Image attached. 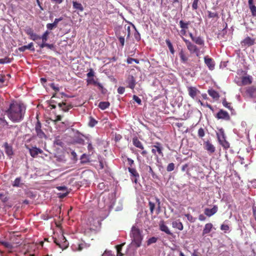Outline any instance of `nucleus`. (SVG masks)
<instances>
[{
    "instance_id": "nucleus-44",
    "label": "nucleus",
    "mask_w": 256,
    "mask_h": 256,
    "mask_svg": "<svg viewBox=\"0 0 256 256\" xmlns=\"http://www.w3.org/2000/svg\"><path fill=\"white\" fill-rule=\"evenodd\" d=\"M249 8L252 12V16H256V6L254 5L252 6L249 7Z\"/></svg>"
},
{
    "instance_id": "nucleus-18",
    "label": "nucleus",
    "mask_w": 256,
    "mask_h": 256,
    "mask_svg": "<svg viewBox=\"0 0 256 256\" xmlns=\"http://www.w3.org/2000/svg\"><path fill=\"white\" fill-rule=\"evenodd\" d=\"M132 144L136 148L143 150L144 146L140 141L139 140L136 136H134L132 138Z\"/></svg>"
},
{
    "instance_id": "nucleus-3",
    "label": "nucleus",
    "mask_w": 256,
    "mask_h": 256,
    "mask_svg": "<svg viewBox=\"0 0 256 256\" xmlns=\"http://www.w3.org/2000/svg\"><path fill=\"white\" fill-rule=\"evenodd\" d=\"M217 137L220 144L224 148H230V144L226 139V136L223 129H219L216 132Z\"/></svg>"
},
{
    "instance_id": "nucleus-26",
    "label": "nucleus",
    "mask_w": 256,
    "mask_h": 256,
    "mask_svg": "<svg viewBox=\"0 0 256 256\" xmlns=\"http://www.w3.org/2000/svg\"><path fill=\"white\" fill-rule=\"evenodd\" d=\"M208 94L210 96H212L214 99L217 100L220 97L218 93L216 91L212 89L208 90Z\"/></svg>"
},
{
    "instance_id": "nucleus-42",
    "label": "nucleus",
    "mask_w": 256,
    "mask_h": 256,
    "mask_svg": "<svg viewBox=\"0 0 256 256\" xmlns=\"http://www.w3.org/2000/svg\"><path fill=\"white\" fill-rule=\"evenodd\" d=\"M157 241V238L155 237H152L149 238L147 241V244L150 245L152 244L156 243Z\"/></svg>"
},
{
    "instance_id": "nucleus-53",
    "label": "nucleus",
    "mask_w": 256,
    "mask_h": 256,
    "mask_svg": "<svg viewBox=\"0 0 256 256\" xmlns=\"http://www.w3.org/2000/svg\"><path fill=\"white\" fill-rule=\"evenodd\" d=\"M229 229H230V227L227 224H222L220 226V230H222L224 231L225 232H226Z\"/></svg>"
},
{
    "instance_id": "nucleus-13",
    "label": "nucleus",
    "mask_w": 256,
    "mask_h": 256,
    "mask_svg": "<svg viewBox=\"0 0 256 256\" xmlns=\"http://www.w3.org/2000/svg\"><path fill=\"white\" fill-rule=\"evenodd\" d=\"M246 93L250 97L252 98H256V86H252L248 87L246 90Z\"/></svg>"
},
{
    "instance_id": "nucleus-61",
    "label": "nucleus",
    "mask_w": 256,
    "mask_h": 256,
    "mask_svg": "<svg viewBox=\"0 0 256 256\" xmlns=\"http://www.w3.org/2000/svg\"><path fill=\"white\" fill-rule=\"evenodd\" d=\"M56 26L52 23V24H46V28L49 30H52L54 28H56Z\"/></svg>"
},
{
    "instance_id": "nucleus-21",
    "label": "nucleus",
    "mask_w": 256,
    "mask_h": 256,
    "mask_svg": "<svg viewBox=\"0 0 256 256\" xmlns=\"http://www.w3.org/2000/svg\"><path fill=\"white\" fill-rule=\"evenodd\" d=\"M4 147L5 148L6 153L8 156H11L13 155L14 152L12 146H10L8 142H5L4 144Z\"/></svg>"
},
{
    "instance_id": "nucleus-7",
    "label": "nucleus",
    "mask_w": 256,
    "mask_h": 256,
    "mask_svg": "<svg viewBox=\"0 0 256 256\" xmlns=\"http://www.w3.org/2000/svg\"><path fill=\"white\" fill-rule=\"evenodd\" d=\"M188 50L191 54H194L197 56H200V50L197 46L191 42L186 46Z\"/></svg>"
},
{
    "instance_id": "nucleus-10",
    "label": "nucleus",
    "mask_w": 256,
    "mask_h": 256,
    "mask_svg": "<svg viewBox=\"0 0 256 256\" xmlns=\"http://www.w3.org/2000/svg\"><path fill=\"white\" fill-rule=\"evenodd\" d=\"M218 210L217 206H214L212 208H206L204 210V214L210 217L215 214Z\"/></svg>"
},
{
    "instance_id": "nucleus-22",
    "label": "nucleus",
    "mask_w": 256,
    "mask_h": 256,
    "mask_svg": "<svg viewBox=\"0 0 256 256\" xmlns=\"http://www.w3.org/2000/svg\"><path fill=\"white\" fill-rule=\"evenodd\" d=\"M160 229L161 231L166 232L168 234L171 236L172 235V233L170 232L168 228L164 223V222H162L160 224Z\"/></svg>"
},
{
    "instance_id": "nucleus-39",
    "label": "nucleus",
    "mask_w": 256,
    "mask_h": 256,
    "mask_svg": "<svg viewBox=\"0 0 256 256\" xmlns=\"http://www.w3.org/2000/svg\"><path fill=\"white\" fill-rule=\"evenodd\" d=\"M0 242L2 246H4L6 248H8V249H12V244L8 242Z\"/></svg>"
},
{
    "instance_id": "nucleus-43",
    "label": "nucleus",
    "mask_w": 256,
    "mask_h": 256,
    "mask_svg": "<svg viewBox=\"0 0 256 256\" xmlns=\"http://www.w3.org/2000/svg\"><path fill=\"white\" fill-rule=\"evenodd\" d=\"M97 86H98L99 90H100L102 94H106L107 90L105 88H104V86H102V84L99 82V84H98Z\"/></svg>"
},
{
    "instance_id": "nucleus-4",
    "label": "nucleus",
    "mask_w": 256,
    "mask_h": 256,
    "mask_svg": "<svg viewBox=\"0 0 256 256\" xmlns=\"http://www.w3.org/2000/svg\"><path fill=\"white\" fill-rule=\"evenodd\" d=\"M151 148L152 152L154 156H158L156 153L160 156H164L162 152L163 148L162 144L160 142H156L154 144L151 146Z\"/></svg>"
},
{
    "instance_id": "nucleus-51",
    "label": "nucleus",
    "mask_w": 256,
    "mask_h": 256,
    "mask_svg": "<svg viewBox=\"0 0 256 256\" xmlns=\"http://www.w3.org/2000/svg\"><path fill=\"white\" fill-rule=\"evenodd\" d=\"M26 32L28 34L30 37L34 33V30L30 28H28L25 30Z\"/></svg>"
},
{
    "instance_id": "nucleus-57",
    "label": "nucleus",
    "mask_w": 256,
    "mask_h": 256,
    "mask_svg": "<svg viewBox=\"0 0 256 256\" xmlns=\"http://www.w3.org/2000/svg\"><path fill=\"white\" fill-rule=\"evenodd\" d=\"M93 147L91 143H88V150L89 154L91 153L90 154H93Z\"/></svg>"
},
{
    "instance_id": "nucleus-32",
    "label": "nucleus",
    "mask_w": 256,
    "mask_h": 256,
    "mask_svg": "<svg viewBox=\"0 0 256 256\" xmlns=\"http://www.w3.org/2000/svg\"><path fill=\"white\" fill-rule=\"evenodd\" d=\"M166 42L170 52L172 54H174V50L172 44V42H170V40L169 39H166Z\"/></svg>"
},
{
    "instance_id": "nucleus-49",
    "label": "nucleus",
    "mask_w": 256,
    "mask_h": 256,
    "mask_svg": "<svg viewBox=\"0 0 256 256\" xmlns=\"http://www.w3.org/2000/svg\"><path fill=\"white\" fill-rule=\"evenodd\" d=\"M11 62V60L8 57H6L4 58L0 59V64H4L6 63H10Z\"/></svg>"
},
{
    "instance_id": "nucleus-40",
    "label": "nucleus",
    "mask_w": 256,
    "mask_h": 256,
    "mask_svg": "<svg viewBox=\"0 0 256 256\" xmlns=\"http://www.w3.org/2000/svg\"><path fill=\"white\" fill-rule=\"evenodd\" d=\"M188 165L187 164L183 165L182 168V172H186V174L188 175V176H190V174L189 172V169L188 168Z\"/></svg>"
},
{
    "instance_id": "nucleus-60",
    "label": "nucleus",
    "mask_w": 256,
    "mask_h": 256,
    "mask_svg": "<svg viewBox=\"0 0 256 256\" xmlns=\"http://www.w3.org/2000/svg\"><path fill=\"white\" fill-rule=\"evenodd\" d=\"M62 20H63V18L62 17H60V18H55V20H54V22L52 24L56 26V27L57 25H58V24L60 22L62 21Z\"/></svg>"
},
{
    "instance_id": "nucleus-2",
    "label": "nucleus",
    "mask_w": 256,
    "mask_h": 256,
    "mask_svg": "<svg viewBox=\"0 0 256 256\" xmlns=\"http://www.w3.org/2000/svg\"><path fill=\"white\" fill-rule=\"evenodd\" d=\"M130 237L132 238V245L135 246L136 248H139L141 246L143 239L142 230L136 224L132 226L130 232Z\"/></svg>"
},
{
    "instance_id": "nucleus-54",
    "label": "nucleus",
    "mask_w": 256,
    "mask_h": 256,
    "mask_svg": "<svg viewBox=\"0 0 256 256\" xmlns=\"http://www.w3.org/2000/svg\"><path fill=\"white\" fill-rule=\"evenodd\" d=\"M133 100L138 104H142V100L140 98H139L138 96L136 95H134L132 97Z\"/></svg>"
},
{
    "instance_id": "nucleus-5",
    "label": "nucleus",
    "mask_w": 256,
    "mask_h": 256,
    "mask_svg": "<svg viewBox=\"0 0 256 256\" xmlns=\"http://www.w3.org/2000/svg\"><path fill=\"white\" fill-rule=\"evenodd\" d=\"M54 242L62 250L66 249L68 246V242L66 240V238L62 235L60 237V240L55 238L54 240Z\"/></svg>"
},
{
    "instance_id": "nucleus-48",
    "label": "nucleus",
    "mask_w": 256,
    "mask_h": 256,
    "mask_svg": "<svg viewBox=\"0 0 256 256\" xmlns=\"http://www.w3.org/2000/svg\"><path fill=\"white\" fill-rule=\"evenodd\" d=\"M97 122H98L94 118H91L89 122L88 126L90 127H94L97 124Z\"/></svg>"
},
{
    "instance_id": "nucleus-41",
    "label": "nucleus",
    "mask_w": 256,
    "mask_h": 256,
    "mask_svg": "<svg viewBox=\"0 0 256 256\" xmlns=\"http://www.w3.org/2000/svg\"><path fill=\"white\" fill-rule=\"evenodd\" d=\"M185 216L187 218L188 220L190 222H194L196 221V218H194L189 214H185Z\"/></svg>"
},
{
    "instance_id": "nucleus-1",
    "label": "nucleus",
    "mask_w": 256,
    "mask_h": 256,
    "mask_svg": "<svg viewBox=\"0 0 256 256\" xmlns=\"http://www.w3.org/2000/svg\"><path fill=\"white\" fill-rule=\"evenodd\" d=\"M26 108L22 104L17 102L10 104L6 114L14 122H19L23 119Z\"/></svg>"
},
{
    "instance_id": "nucleus-8",
    "label": "nucleus",
    "mask_w": 256,
    "mask_h": 256,
    "mask_svg": "<svg viewBox=\"0 0 256 256\" xmlns=\"http://www.w3.org/2000/svg\"><path fill=\"white\" fill-rule=\"evenodd\" d=\"M128 170L130 172L131 176V178L132 180L136 184L138 178H139L140 176L138 173L137 172L135 168H128Z\"/></svg>"
},
{
    "instance_id": "nucleus-59",
    "label": "nucleus",
    "mask_w": 256,
    "mask_h": 256,
    "mask_svg": "<svg viewBox=\"0 0 256 256\" xmlns=\"http://www.w3.org/2000/svg\"><path fill=\"white\" fill-rule=\"evenodd\" d=\"M125 92V88L123 86H120L118 88V92L119 94H123Z\"/></svg>"
},
{
    "instance_id": "nucleus-31",
    "label": "nucleus",
    "mask_w": 256,
    "mask_h": 256,
    "mask_svg": "<svg viewBox=\"0 0 256 256\" xmlns=\"http://www.w3.org/2000/svg\"><path fill=\"white\" fill-rule=\"evenodd\" d=\"M110 102H101L98 104V107L102 110H104L110 106Z\"/></svg>"
},
{
    "instance_id": "nucleus-46",
    "label": "nucleus",
    "mask_w": 256,
    "mask_h": 256,
    "mask_svg": "<svg viewBox=\"0 0 256 256\" xmlns=\"http://www.w3.org/2000/svg\"><path fill=\"white\" fill-rule=\"evenodd\" d=\"M218 15L216 12H212L208 11V17L210 18H218Z\"/></svg>"
},
{
    "instance_id": "nucleus-47",
    "label": "nucleus",
    "mask_w": 256,
    "mask_h": 256,
    "mask_svg": "<svg viewBox=\"0 0 256 256\" xmlns=\"http://www.w3.org/2000/svg\"><path fill=\"white\" fill-rule=\"evenodd\" d=\"M117 38H118L121 44L122 47H123L124 44V38L122 36H117Z\"/></svg>"
},
{
    "instance_id": "nucleus-14",
    "label": "nucleus",
    "mask_w": 256,
    "mask_h": 256,
    "mask_svg": "<svg viewBox=\"0 0 256 256\" xmlns=\"http://www.w3.org/2000/svg\"><path fill=\"white\" fill-rule=\"evenodd\" d=\"M204 62L210 70H213L214 68V64L212 58L205 56L204 58Z\"/></svg>"
},
{
    "instance_id": "nucleus-38",
    "label": "nucleus",
    "mask_w": 256,
    "mask_h": 256,
    "mask_svg": "<svg viewBox=\"0 0 256 256\" xmlns=\"http://www.w3.org/2000/svg\"><path fill=\"white\" fill-rule=\"evenodd\" d=\"M222 104L224 107L230 110H234L230 106V103L228 102L225 98L223 100Z\"/></svg>"
},
{
    "instance_id": "nucleus-6",
    "label": "nucleus",
    "mask_w": 256,
    "mask_h": 256,
    "mask_svg": "<svg viewBox=\"0 0 256 256\" xmlns=\"http://www.w3.org/2000/svg\"><path fill=\"white\" fill-rule=\"evenodd\" d=\"M254 43L255 39L248 36L241 42L240 44L242 46L249 47L254 45Z\"/></svg>"
},
{
    "instance_id": "nucleus-55",
    "label": "nucleus",
    "mask_w": 256,
    "mask_h": 256,
    "mask_svg": "<svg viewBox=\"0 0 256 256\" xmlns=\"http://www.w3.org/2000/svg\"><path fill=\"white\" fill-rule=\"evenodd\" d=\"M199 0H194L192 4V8L193 10H196L198 8V4Z\"/></svg>"
},
{
    "instance_id": "nucleus-16",
    "label": "nucleus",
    "mask_w": 256,
    "mask_h": 256,
    "mask_svg": "<svg viewBox=\"0 0 256 256\" xmlns=\"http://www.w3.org/2000/svg\"><path fill=\"white\" fill-rule=\"evenodd\" d=\"M126 82L128 84V86L131 89H134L136 86V80L132 76L130 75L127 79Z\"/></svg>"
},
{
    "instance_id": "nucleus-30",
    "label": "nucleus",
    "mask_w": 256,
    "mask_h": 256,
    "mask_svg": "<svg viewBox=\"0 0 256 256\" xmlns=\"http://www.w3.org/2000/svg\"><path fill=\"white\" fill-rule=\"evenodd\" d=\"M49 34L50 32L48 30H46L42 35L40 36V40H42V42L41 44H44L46 42Z\"/></svg>"
},
{
    "instance_id": "nucleus-56",
    "label": "nucleus",
    "mask_w": 256,
    "mask_h": 256,
    "mask_svg": "<svg viewBox=\"0 0 256 256\" xmlns=\"http://www.w3.org/2000/svg\"><path fill=\"white\" fill-rule=\"evenodd\" d=\"M87 82H88V84H92V83L94 85H96V86L98 85V84H99L98 82L97 81H96L95 80H94V79L93 78L88 79L87 80Z\"/></svg>"
},
{
    "instance_id": "nucleus-19",
    "label": "nucleus",
    "mask_w": 256,
    "mask_h": 256,
    "mask_svg": "<svg viewBox=\"0 0 256 256\" xmlns=\"http://www.w3.org/2000/svg\"><path fill=\"white\" fill-rule=\"evenodd\" d=\"M212 228L213 225L212 223H208L206 224L202 230V236H204L206 234H209L211 232Z\"/></svg>"
},
{
    "instance_id": "nucleus-52",
    "label": "nucleus",
    "mask_w": 256,
    "mask_h": 256,
    "mask_svg": "<svg viewBox=\"0 0 256 256\" xmlns=\"http://www.w3.org/2000/svg\"><path fill=\"white\" fill-rule=\"evenodd\" d=\"M68 194V192L66 190L64 192H60L58 194V197L60 198H63L67 196Z\"/></svg>"
},
{
    "instance_id": "nucleus-45",
    "label": "nucleus",
    "mask_w": 256,
    "mask_h": 256,
    "mask_svg": "<svg viewBox=\"0 0 256 256\" xmlns=\"http://www.w3.org/2000/svg\"><path fill=\"white\" fill-rule=\"evenodd\" d=\"M174 168V164L172 162L168 164L166 168V170L168 172H172Z\"/></svg>"
},
{
    "instance_id": "nucleus-33",
    "label": "nucleus",
    "mask_w": 256,
    "mask_h": 256,
    "mask_svg": "<svg viewBox=\"0 0 256 256\" xmlns=\"http://www.w3.org/2000/svg\"><path fill=\"white\" fill-rule=\"evenodd\" d=\"M38 136L41 138H46L45 134L42 131V129H36Z\"/></svg>"
},
{
    "instance_id": "nucleus-24",
    "label": "nucleus",
    "mask_w": 256,
    "mask_h": 256,
    "mask_svg": "<svg viewBox=\"0 0 256 256\" xmlns=\"http://www.w3.org/2000/svg\"><path fill=\"white\" fill-rule=\"evenodd\" d=\"M252 82V77L250 76H242V85H247Z\"/></svg>"
},
{
    "instance_id": "nucleus-58",
    "label": "nucleus",
    "mask_w": 256,
    "mask_h": 256,
    "mask_svg": "<svg viewBox=\"0 0 256 256\" xmlns=\"http://www.w3.org/2000/svg\"><path fill=\"white\" fill-rule=\"evenodd\" d=\"M50 86L52 90H54L56 92H58L60 90L58 86H56L54 83L50 84Z\"/></svg>"
},
{
    "instance_id": "nucleus-64",
    "label": "nucleus",
    "mask_w": 256,
    "mask_h": 256,
    "mask_svg": "<svg viewBox=\"0 0 256 256\" xmlns=\"http://www.w3.org/2000/svg\"><path fill=\"white\" fill-rule=\"evenodd\" d=\"M102 256H114V255L112 254L111 252L106 250Z\"/></svg>"
},
{
    "instance_id": "nucleus-12",
    "label": "nucleus",
    "mask_w": 256,
    "mask_h": 256,
    "mask_svg": "<svg viewBox=\"0 0 256 256\" xmlns=\"http://www.w3.org/2000/svg\"><path fill=\"white\" fill-rule=\"evenodd\" d=\"M218 119L228 120L230 118L228 114L225 110H220L216 114V116Z\"/></svg>"
},
{
    "instance_id": "nucleus-25",
    "label": "nucleus",
    "mask_w": 256,
    "mask_h": 256,
    "mask_svg": "<svg viewBox=\"0 0 256 256\" xmlns=\"http://www.w3.org/2000/svg\"><path fill=\"white\" fill-rule=\"evenodd\" d=\"M178 56L180 58V60L182 63H186L188 60V58L184 54V51L181 50L178 53Z\"/></svg>"
},
{
    "instance_id": "nucleus-36",
    "label": "nucleus",
    "mask_w": 256,
    "mask_h": 256,
    "mask_svg": "<svg viewBox=\"0 0 256 256\" xmlns=\"http://www.w3.org/2000/svg\"><path fill=\"white\" fill-rule=\"evenodd\" d=\"M124 245V244H122L118 245L116 246L117 251V256H123L124 254L121 252L122 247Z\"/></svg>"
},
{
    "instance_id": "nucleus-20",
    "label": "nucleus",
    "mask_w": 256,
    "mask_h": 256,
    "mask_svg": "<svg viewBox=\"0 0 256 256\" xmlns=\"http://www.w3.org/2000/svg\"><path fill=\"white\" fill-rule=\"evenodd\" d=\"M172 224L173 228H177L180 230H182L184 228L183 224L179 220L173 221Z\"/></svg>"
},
{
    "instance_id": "nucleus-15",
    "label": "nucleus",
    "mask_w": 256,
    "mask_h": 256,
    "mask_svg": "<svg viewBox=\"0 0 256 256\" xmlns=\"http://www.w3.org/2000/svg\"><path fill=\"white\" fill-rule=\"evenodd\" d=\"M154 202H152V200H149V202H148V205L150 206V210L151 214H152L154 212V210L156 203H158V207H160V206H159V205L160 204V200L158 199V198H155L154 199Z\"/></svg>"
},
{
    "instance_id": "nucleus-62",
    "label": "nucleus",
    "mask_w": 256,
    "mask_h": 256,
    "mask_svg": "<svg viewBox=\"0 0 256 256\" xmlns=\"http://www.w3.org/2000/svg\"><path fill=\"white\" fill-rule=\"evenodd\" d=\"M72 108V105L69 106H64L62 108V110L65 112H67L68 110Z\"/></svg>"
},
{
    "instance_id": "nucleus-63",
    "label": "nucleus",
    "mask_w": 256,
    "mask_h": 256,
    "mask_svg": "<svg viewBox=\"0 0 256 256\" xmlns=\"http://www.w3.org/2000/svg\"><path fill=\"white\" fill-rule=\"evenodd\" d=\"M198 134L200 138L203 137L204 136V129H198Z\"/></svg>"
},
{
    "instance_id": "nucleus-9",
    "label": "nucleus",
    "mask_w": 256,
    "mask_h": 256,
    "mask_svg": "<svg viewBox=\"0 0 256 256\" xmlns=\"http://www.w3.org/2000/svg\"><path fill=\"white\" fill-rule=\"evenodd\" d=\"M204 148L210 154H213L216 150L215 147L208 140L204 142Z\"/></svg>"
},
{
    "instance_id": "nucleus-17",
    "label": "nucleus",
    "mask_w": 256,
    "mask_h": 256,
    "mask_svg": "<svg viewBox=\"0 0 256 256\" xmlns=\"http://www.w3.org/2000/svg\"><path fill=\"white\" fill-rule=\"evenodd\" d=\"M26 50H30L32 52L35 51V48L34 47V44L32 42L30 43L28 45L24 46L18 48V50L20 52H24Z\"/></svg>"
},
{
    "instance_id": "nucleus-37",
    "label": "nucleus",
    "mask_w": 256,
    "mask_h": 256,
    "mask_svg": "<svg viewBox=\"0 0 256 256\" xmlns=\"http://www.w3.org/2000/svg\"><path fill=\"white\" fill-rule=\"evenodd\" d=\"M30 39L36 42L37 43V41L40 40V36L34 32L33 34L30 36Z\"/></svg>"
},
{
    "instance_id": "nucleus-29",
    "label": "nucleus",
    "mask_w": 256,
    "mask_h": 256,
    "mask_svg": "<svg viewBox=\"0 0 256 256\" xmlns=\"http://www.w3.org/2000/svg\"><path fill=\"white\" fill-rule=\"evenodd\" d=\"M72 4L74 8L78 10L80 12H82L84 10V8L80 3L73 1Z\"/></svg>"
},
{
    "instance_id": "nucleus-34",
    "label": "nucleus",
    "mask_w": 256,
    "mask_h": 256,
    "mask_svg": "<svg viewBox=\"0 0 256 256\" xmlns=\"http://www.w3.org/2000/svg\"><path fill=\"white\" fill-rule=\"evenodd\" d=\"M20 182H21V178L20 177L17 178L15 179L13 184H12V186L14 187H20Z\"/></svg>"
},
{
    "instance_id": "nucleus-11",
    "label": "nucleus",
    "mask_w": 256,
    "mask_h": 256,
    "mask_svg": "<svg viewBox=\"0 0 256 256\" xmlns=\"http://www.w3.org/2000/svg\"><path fill=\"white\" fill-rule=\"evenodd\" d=\"M26 148L28 149L30 155L32 158H36L38 154H42L43 151L42 150L36 147H32V148H28L26 146Z\"/></svg>"
},
{
    "instance_id": "nucleus-27",
    "label": "nucleus",
    "mask_w": 256,
    "mask_h": 256,
    "mask_svg": "<svg viewBox=\"0 0 256 256\" xmlns=\"http://www.w3.org/2000/svg\"><path fill=\"white\" fill-rule=\"evenodd\" d=\"M37 44L41 48L46 47L52 50L54 49V44H49L46 42L44 44H40V42H37Z\"/></svg>"
},
{
    "instance_id": "nucleus-50",
    "label": "nucleus",
    "mask_w": 256,
    "mask_h": 256,
    "mask_svg": "<svg viewBox=\"0 0 256 256\" xmlns=\"http://www.w3.org/2000/svg\"><path fill=\"white\" fill-rule=\"evenodd\" d=\"M126 62H127V63L128 64H132L133 62H134L136 64H138V62H139L138 60L137 59H134V58H128L127 59Z\"/></svg>"
},
{
    "instance_id": "nucleus-23",
    "label": "nucleus",
    "mask_w": 256,
    "mask_h": 256,
    "mask_svg": "<svg viewBox=\"0 0 256 256\" xmlns=\"http://www.w3.org/2000/svg\"><path fill=\"white\" fill-rule=\"evenodd\" d=\"M188 92L189 95L192 98H194L197 94L198 92H199L196 88L192 86L188 88Z\"/></svg>"
},
{
    "instance_id": "nucleus-35",
    "label": "nucleus",
    "mask_w": 256,
    "mask_h": 256,
    "mask_svg": "<svg viewBox=\"0 0 256 256\" xmlns=\"http://www.w3.org/2000/svg\"><path fill=\"white\" fill-rule=\"evenodd\" d=\"M190 24V22H184L183 20H181L180 22V27L182 29H188V25Z\"/></svg>"
},
{
    "instance_id": "nucleus-28",
    "label": "nucleus",
    "mask_w": 256,
    "mask_h": 256,
    "mask_svg": "<svg viewBox=\"0 0 256 256\" xmlns=\"http://www.w3.org/2000/svg\"><path fill=\"white\" fill-rule=\"evenodd\" d=\"M193 42L199 46H204V40L200 36H196Z\"/></svg>"
}]
</instances>
